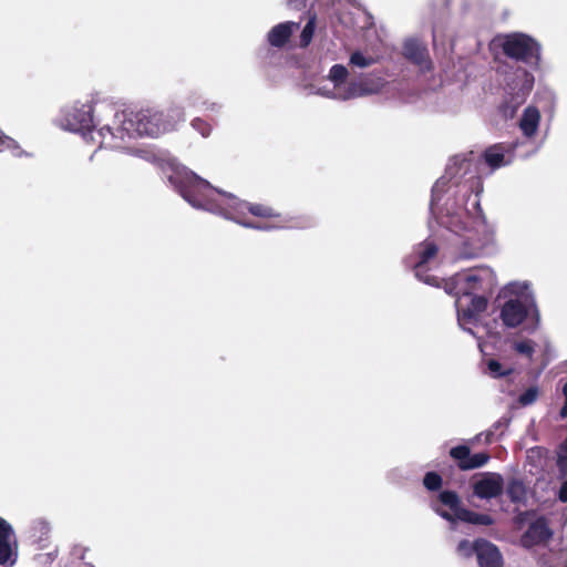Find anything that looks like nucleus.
<instances>
[{
    "instance_id": "obj_1",
    "label": "nucleus",
    "mask_w": 567,
    "mask_h": 567,
    "mask_svg": "<svg viewBox=\"0 0 567 567\" xmlns=\"http://www.w3.org/2000/svg\"><path fill=\"white\" fill-rule=\"evenodd\" d=\"M471 158L454 156L444 175L432 188L430 212L436 224L449 233L446 239L458 259L481 257L494 241L495 230L480 205L483 190Z\"/></svg>"
},
{
    "instance_id": "obj_2",
    "label": "nucleus",
    "mask_w": 567,
    "mask_h": 567,
    "mask_svg": "<svg viewBox=\"0 0 567 567\" xmlns=\"http://www.w3.org/2000/svg\"><path fill=\"white\" fill-rule=\"evenodd\" d=\"M105 115L113 116L112 131L104 126L107 147L127 151L132 155L152 161L154 155L145 150L135 148L131 143L138 137L156 138L175 131L185 121L184 109L172 104L165 110L145 109L138 112L117 110L115 105H102Z\"/></svg>"
},
{
    "instance_id": "obj_3",
    "label": "nucleus",
    "mask_w": 567,
    "mask_h": 567,
    "mask_svg": "<svg viewBox=\"0 0 567 567\" xmlns=\"http://www.w3.org/2000/svg\"><path fill=\"white\" fill-rule=\"evenodd\" d=\"M168 181L192 207L227 220L246 219V213L260 218L280 217L272 207L240 200L235 195L214 187L208 181L184 166L175 167Z\"/></svg>"
},
{
    "instance_id": "obj_4",
    "label": "nucleus",
    "mask_w": 567,
    "mask_h": 567,
    "mask_svg": "<svg viewBox=\"0 0 567 567\" xmlns=\"http://www.w3.org/2000/svg\"><path fill=\"white\" fill-rule=\"evenodd\" d=\"M442 281L445 292L455 297L460 327L474 334L471 326L476 324L480 315L486 310L488 298L497 286L494 270L486 266L476 267Z\"/></svg>"
},
{
    "instance_id": "obj_5",
    "label": "nucleus",
    "mask_w": 567,
    "mask_h": 567,
    "mask_svg": "<svg viewBox=\"0 0 567 567\" xmlns=\"http://www.w3.org/2000/svg\"><path fill=\"white\" fill-rule=\"evenodd\" d=\"M102 105L114 104L107 101H76L61 110L58 124L65 131L81 134L85 141L107 147L104 126L112 131L113 116L103 114Z\"/></svg>"
},
{
    "instance_id": "obj_6",
    "label": "nucleus",
    "mask_w": 567,
    "mask_h": 567,
    "mask_svg": "<svg viewBox=\"0 0 567 567\" xmlns=\"http://www.w3.org/2000/svg\"><path fill=\"white\" fill-rule=\"evenodd\" d=\"M326 79L328 83L313 86L311 93L340 102L377 94L384 86V80L372 73L350 78L349 69L339 63L329 69Z\"/></svg>"
},
{
    "instance_id": "obj_7",
    "label": "nucleus",
    "mask_w": 567,
    "mask_h": 567,
    "mask_svg": "<svg viewBox=\"0 0 567 567\" xmlns=\"http://www.w3.org/2000/svg\"><path fill=\"white\" fill-rule=\"evenodd\" d=\"M505 301L499 307V319L504 327L515 329L523 326L534 333L540 326V312L530 285L526 281L511 282L502 290Z\"/></svg>"
},
{
    "instance_id": "obj_8",
    "label": "nucleus",
    "mask_w": 567,
    "mask_h": 567,
    "mask_svg": "<svg viewBox=\"0 0 567 567\" xmlns=\"http://www.w3.org/2000/svg\"><path fill=\"white\" fill-rule=\"evenodd\" d=\"M429 505L443 519L454 523L456 519L473 524L489 526L494 519L488 514L476 513L462 506L458 494L454 491L445 489L436 496L430 498Z\"/></svg>"
},
{
    "instance_id": "obj_9",
    "label": "nucleus",
    "mask_w": 567,
    "mask_h": 567,
    "mask_svg": "<svg viewBox=\"0 0 567 567\" xmlns=\"http://www.w3.org/2000/svg\"><path fill=\"white\" fill-rule=\"evenodd\" d=\"M503 53L515 61L530 66H538L540 62V44L530 35L513 32L497 39Z\"/></svg>"
},
{
    "instance_id": "obj_10",
    "label": "nucleus",
    "mask_w": 567,
    "mask_h": 567,
    "mask_svg": "<svg viewBox=\"0 0 567 567\" xmlns=\"http://www.w3.org/2000/svg\"><path fill=\"white\" fill-rule=\"evenodd\" d=\"M534 75L524 69H518L512 82L507 83L506 92L509 100L506 101L504 113L506 116H513L516 109L523 104L533 90Z\"/></svg>"
},
{
    "instance_id": "obj_11",
    "label": "nucleus",
    "mask_w": 567,
    "mask_h": 567,
    "mask_svg": "<svg viewBox=\"0 0 567 567\" xmlns=\"http://www.w3.org/2000/svg\"><path fill=\"white\" fill-rule=\"evenodd\" d=\"M439 251L437 244L432 239H426L419 244L414 250L415 261L413 264L415 277L430 286H440L439 278L427 275L429 265L435 259Z\"/></svg>"
},
{
    "instance_id": "obj_12",
    "label": "nucleus",
    "mask_w": 567,
    "mask_h": 567,
    "mask_svg": "<svg viewBox=\"0 0 567 567\" xmlns=\"http://www.w3.org/2000/svg\"><path fill=\"white\" fill-rule=\"evenodd\" d=\"M503 489L504 480L498 473H482L473 482V495L481 499L496 498L503 493Z\"/></svg>"
},
{
    "instance_id": "obj_13",
    "label": "nucleus",
    "mask_w": 567,
    "mask_h": 567,
    "mask_svg": "<svg viewBox=\"0 0 567 567\" xmlns=\"http://www.w3.org/2000/svg\"><path fill=\"white\" fill-rule=\"evenodd\" d=\"M551 536L553 530L549 528L547 520L539 517L528 525L519 542L524 548L530 549L536 546H545Z\"/></svg>"
},
{
    "instance_id": "obj_14",
    "label": "nucleus",
    "mask_w": 567,
    "mask_h": 567,
    "mask_svg": "<svg viewBox=\"0 0 567 567\" xmlns=\"http://www.w3.org/2000/svg\"><path fill=\"white\" fill-rule=\"evenodd\" d=\"M450 456L456 462L461 471H471L484 466L489 455L487 453L471 454L467 445H457L450 450Z\"/></svg>"
},
{
    "instance_id": "obj_15",
    "label": "nucleus",
    "mask_w": 567,
    "mask_h": 567,
    "mask_svg": "<svg viewBox=\"0 0 567 567\" xmlns=\"http://www.w3.org/2000/svg\"><path fill=\"white\" fill-rule=\"evenodd\" d=\"M514 147L515 145L507 147L504 144H494L484 151L483 163L489 167L491 172L507 166L513 162Z\"/></svg>"
},
{
    "instance_id": "obj_16",
    "label": "nucleus",
    "mask_w": 567,
    "mask_h": 567,
    "mask_svg": "<svg viewBox=\"0 0 567 567\" xmlns=\"http://www.w3.org/2000/svg\"><path fill=\"white\" fill-rule=\"evenodd\" d=\"M403 54L409 61L417 65L421 72H427L432 69L427 49L417 39H408L404 42Z\"/></svg>"
},
{
    "instance_id": "obj_17",
    "label": "nucleus",
    "mask_w": 567,
    "mask_h": 567,
    "mask_svg": "<svg viewBox=\"0 0 567 567\" xmlns=\"http://www.w3.org/2000/svg\"><path fill=\"white\" fill-rule=\"evenodd\" d=\"M475 554L480 567H503V557L498 548L488 540H475Z\"/></svg>"
},
{
    "instance_id": "obj_18",
    "label": "nucleus",
    "mask_w": 567,
    "mask_h": 567,
    "mask_svg": "<svg viewBox=\"0 0 567 567\" xmlns=\"http://www.w3.org/2000/svg\"><path fill=\"white\" fill-rule=\"evenodd\" d=\"M300 28V22L286 21L276 24L267 33V42L270 47L281 49L284 48L290 37Z\"/></svg>"
},
{
    "instance_id": "obj_19",
    "label": "nucleus",
    "mask_w": 567,
    "mask_h": 567,
    "mask_svg": "<svg viewBox=\"0 0 567 567\" xmlns=\"http://www.w3.org/2000/svg\"><path fill=\"white\" fill-rule=\"evenodd\" d=\"M50 530L51 528L47 520H38V551L49 549L44 554L38 553V564L50 565L56 557V547L49 544Z\"/></svg>"
},
{
    "instance_id": "obj_20",
    "label": "nucleus",
    "mask_w": 567,
    "mask_h": 567,
    "mask_svg": "<svg viewBox=\"0 0 567 567\" xmlns=\"http://www.w3.org/2000/svg\"><path fill=\"white\" fill-rule=\"evenodd\" d=\"M13 534L12 527L0 518V566H13L17 560L10 538Z\"/></svg>"
},
{
    "instance_id": "obj_21",
    "label": "nucleus",
    "mask_w": 567,
    "mask_h": 567,
    "mask_svg": "<svg viewBox=\"0 0 567 567\" xmlns=\"http://www.w3.org/2000/svg\"><path fill=\"white\" fill-rule=\"evenodd\" d=\"M539 123L540 113L538 109L533 105H529L524 110L518 121V127L526 138H532L536 135L539 127Z\"/></svg>"
},
{
    "instance_id": "obj_22",
    "label": "nucleus",
    "mask_w": 567,
    "mask_h": 567,
    "mask_svg": "<svg viewBox=\"0 0 567 567\" xmlns=\"http://www.w3.org/2000/svg\"><path fill=\"white\" fill-rule=\"evenodd\" d=\"M535 348H536V343H535V341H533L530 339H520V340H515L512 342L513 351L516 354L526 358L529 362L533 361V358L535 354Z\"/></svg>"
},
{
    "instance_id": "obj_23",
    "label": "nucleus",
    "mask_w": 567,
    "mask_h": 567,
    "mask_svg": "<svg viewBox=\"0 0 567 567\" xmlns=\"http://www.w3.org/2000/svg\"><path fill=\"white\" fill-rule=\"evenodd\" d=\"M206 94L197 89L189 90L184 97V106L181 105L184 110L185 107L200 110L203 105V101H205Z\"/></svg>"
},
{
    "instance_id": "obj_24",
    "label": "nucleus",
    "mask_w": 567,
    "mask_h": 567,
    "mask_svg": "<svg viewBox=\"0 0 567 567\" xmlns=\"http://www.w3.org/2000/svg\"><path fill=\"white\" fill-rule=\"evenodd\" d=\"M375 63V59L370 54L361 51H354L349 58V65L352 68L365 69Z\"/></svg>"
},
{
    "instance_id": "obj_25",
    "label": "nucleus",
    "mask_w": 567,
    "mask_h": 567,
    "mask_svg": "<svg viewBox=\"0 0 567 567\" xmlns=\"http://www.w3.org/2000/svg\"><path fill=\"white\" fill-rule=\"evenodd\" d=\"M506 493L509 499L514 503H520L526 497V489L524 484L516 480L508 483Z\"/></svg>"
},
{
    "instance_id": "obj_26",
    "label": "nucleus",
    "mask_w": 567,
    "mask_h": 567,
    "mask_svg": "<svg viewBox=\"0 0 567 567\" xmlns=\"http://www.w3.org/2000/svg\"><path fill=\"white\" fill-rule=\"evenodd\" d=\"M486 364L488 374L495 379L507 377L513 372L512 368H504L501 362L495 359H489Z\"/></svg>"
},
{
    "instance_id": "obj_27",
    "label": "nucleus",
    "mask_w": 567,
    "mask_h": 567,
    "mask_svg": "<svg viewBox=\"0 0 567 567\" xmlns=\"http://www.w3.org/2000/svg\"><path fill=\"white\" fill-rule=\"evenodd\" d=\"M423 486L430 492L440 491L443 486V478L436 472H427L423 477Z\"/></svg>"
},
{
    "instance_id": "obj_28",
    "label": "nucleus",
    "mask_w": 567,
    "mask_h": 567,
    "mask_svg": "<svg viewBox=\"0 0 567 567\" xmlns=\"http://www.w3.org/2000/svg\"><path fill=\"white\" fill-rule=\"evenodd\" d=\"M315 28H316V17H311L308 20V22L306 23V25L303 27L301 34H300L299 45L301 48H306L310 44V42L313 38Z\"/></svg>"
},
{
    "instance_id": "obj_29",
    "label": "nucleus",
    "mask_w": 567,
    "mask_h": 567,
    "mask_svg": "<svg viewBox=\"0 0 567 567\" xmlns=\"http://www.w3.org/2000/svg\"><path fill=\"white\" fill-rule=\"evenodd\" d=\"M539 396V389L536 385L529 386L526 391H524L519 396L517 402L522 406H528L534 404Z\"/></svg>"
},
{
    "instance_id": "obj_30",
    "label": "nucleus",
    "mask_w": 567,
    "mask_h": 567,
    "mask_svg": "<svg viewBox=\"0 0 567 567\" xmlns=\"http://www.w3.org/2000/svg\"><path fill=\"white\" fill-rule=\"evenodd\" d=\"M236 224L250 229L261 230V231H270L276 228H279L280 226L272 225L269 223H254L248 219H238L235 221Z\"/></svg>"
},
{
    "instance_id": "obj_31",
    "label": "nucleus",
    "mask_w": 567,
    "mask_h": 567,
    "mask_svg": "<svg viewBox=\"0 0 567 567\" xmlns=\"http://www.w3.org/2000/svg\"><path fill=\"white\" fill-rule=\"evenodd\" d=\"M190 126L203 137H208L212 133V125L200 117L192 120Z\"/></svg>"
},
{
    "instance_id": "obj_32",
    "label": "nucleus",
    "mask_w": 567,
    "mask_h": 567,
    "mask_svg": "<svg viewBox=\"0 0 567 567\" xmlns=\"http://www.w3.org/2000/svg\"><path fill=\"white\" fill-rule=\"evenodd\" d=\"M456 550L460 556L470 557L475 553V543L472 544L471 542L463 539L458 543Z\"/></svg>"
},
{
    "instance_id": "obj_33",
    "label": "nucleus",
    "mask_w": 567,
    "mask_h": 567,
    "mask_svg": "<svg viewBox=\"0 0 567 567\" xmlns=\"http://www.w3.org/2000/svg\"><path fill=\"white\" fill-rule=\"evenodd\" d=\"M221 109H223V105L219 102L213 101L206 96L205 101H203V105H202L200 110L206 111V112H212V113H219L221 111Z\"/></svg>"
},
{
    "instance_id": "obj_34",
    "label": "nucleus",
    "mask_w": 567,
    "mask_h": 567,
    "mask_svg": "<svg viewBox=\"0 0 567 567\" xmlns=\"http://www.w3.org/2000/svg\"><path fill=\"white\" fill-rule=\"evenodd\" d=\"M557 465L561 472H567V454L558 453Z\"/></svg>"
},
{
    "instance_id": "obj_35",
    "label": "nucleus",
    "mask_w": 567,
    "mask_h": 567,
    "mask_svg": "<svg viewBox=\"0 0 567 567\" xmlns=\"http://www.w3.org/2000/svg\"><path fill=\"white\" fill-rule=\"evenodd\" d=\"M558 498L563 502H567V480L563 482L559 492H558Z\"/></svg>"
},
{
    "instance_id": "obj_36",
    "label": "nucleus",
    "mask_w": 567,
    "mask_h": 567,
    "mask_svg": "<svg viewBox=\"0 0 567 567\" xmlns=\"http://www.w3.org/2000/svg\"><path fill=\"white\" fill-rule=\"evenodd\" d=\"M483 436L485 437V442L486 443H491L492 442L493 432H487L485 434L484 433H480L472 441L473 442H480Z\"/></svg>"
},
{
    "instance_id": "obj_37",
    "label": "nucleus",
    "mask_w": 567,
    "mask_h": 567,
    "mask_svg": "<svg viewBox=\"0 0 567 567\" xmlns=\"http://www.w3.org/2000/svg\"><path fill=\"white\" fill-rule=\"evenodd\" d=\"M288 3L293 9H301L306 6V0H288Z\"/></svg>"
},
{
    "instance_id": "obj_38",
    "label": "nucleus",
    "mask_w": 567,
    "mask_h": 567,
    "mask_svg": "<svg viewBox=\"0 0 567 567\" xmlns=\"http://www.w3.org/2000/svg\"><path fill=\"white\" fill-rule=\"evenodd\" d=\"M560 419L567 417V402L564 403L563 408L559 411Z\"/></svg>"
},
{
    "instance_id": "obj_39",
    "label": "nucleus",
    "mask_w": 567,
    "mask_h": 567,
    "mask_svg": "<svg viewBox=\"0 0 567 567\" xmlns=\"http://www.w3.org/2000/svg\"><path fill=\"white\" fill-rule=\"evenodd\" d=\"M559 453L567 454V437L559 446Z\"/></svg>"
},
{
    "instance_id": "obj_40",
    "label": "nucleus",
    "mask_w": 567,
    "mask_h": 567,
    "mask_svg": "<svg viewBox=\"0 0 567 567\" xmlns=\"http://www.w3.org/2000/svg\"><path fill=\"white\" fill-rule=\"evenodd\" d=\"M563 394L565 396V402H567V382L563 386Z\"/></svg>"
},
{
    "instance_id": "obj_41",
    "label": "nucleus",
    "mask_w": 567,
    "mask_h": 567,
    "mask_svg": "<svg viewBox=\"0 0 567 567\" xmlns=\"http://www.w3.org/2000/svg\"><path fill=\"white\" fill-rule=\"evenodd\" d=\"M567 567V566H566Z\"/></svg>"
}]
</instances>
